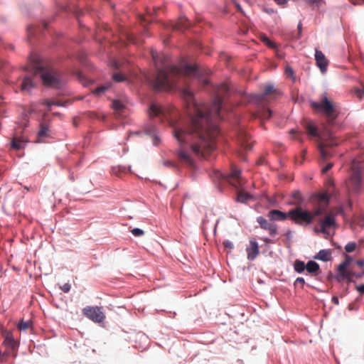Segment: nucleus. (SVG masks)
<instances>
[{
  "mask_svg": "<svg viewBox=\"0 0 364 364\" xmlns=\"http://www.w3.org/2000/svg\"><path fill=\"white\" fill-rule=\"evenodd\" d=\"M356 264L360 267H363L364 266V259H360L356 262Z\"/></svg>",
  "mask_w": 364,
  "mask_h": 364,
  "instance_id": "nucleus-47",
  "label": "nucleus"
},
{
  "mask_svg": "<svg viewBox=\"0 0 364 364\" xmlns=\"http://www.w3.org/2000/svg\"><path fill=\"white\" fill-rule=\"evenodd\" d=\"M333 167L332 163H328L326 166H324L321 171L323 173H326L327 171H328L331 168Z\"/></svg>",
  "mask_w": 364,
  "mask_h": 364,
  "instance_id": "nucleus-39",
  "label": "nucleus"
},
{
  "mask_svg": "<svg viewBox=\"0 0 364 364\" xmlns=\"http://www.w3.org/2000/svg\"><path fill=\"white\" fill-rule=\"evenodd\" d=\"M218 177L228 182L237 190V201L244 203H248L250 200V196L244 188V186L247 181L241 177L240 170L233 168L228 173H219Z\"/></svg>",
  "mask_w": 364,
  "mask_h": 364,
  "instance_id": "nucleus-7",
  "label": "nucleus"
},
{
  "mask_svg": "<svg viewBox=\"0 0 364 364\" xmlns=\"http://www.w3.org/2000/svg\"><path fill=\"white\" fill-rule=\"evenodd\" d=\"M31 74L38 77L43 83L48 87L60 88L63 81L60 73L49 64L45 63L37 54L30 56Z\"/></svg>",
  "mask_w": 364,
  "mask_h": 364,
  "instance_id": "nucleus-4",
  "label": "nucleus"
},
{
  "mask_svg": "<svg viewBox=\"0 0 364 364\" xmlns=\"http://www.w3.org/2000/svg\"><path fill=\"white\" fill-rule=\"evenodd\" d=\"M323 0H306V1L308 3V4H319L320 2H321Z\"/></svg>",
  "mask_w": 364,
  "mask_h": 364,
  "instance_id": "nucleus-45",
  "label": "nucleus"
},
{
  "mask_svg": "<svg viewBox=\"0 0 364 364\" xmlns=\"http://www.w3.org/2000/svg\"><path fill=\"white\" fill-rule=\"evenodd\" d=\"M289 133L293 136L294 139L300 140L299 134H297L295 129H291Z\"/></svg>",
  "mask_w": 364,
  "mask_h": 364,
  "instance_id": "nucleus-41",
  "label": "nucleus"
},
{
  "mask_svg": "<svg viewBox=\"0 0 364 364\" xmlns=\"http://www.w3.org/2000/svg\"><path fill=\"white\" fill-rule=\"evenodd\" d=\"M243 146H244V149H247V145H246V144H243Z\"/></svg>",
  "mask_w": 364,
  "mask_h": 364,
  "instance_id": "nucleus-57",
  "label": "nucleus"
},
{
  "mask_svg": "<svg viewBox=\"0 0 364 364\" xmlns=\"http://www.w3.org/2000/svg\"><path fill=\"white\" fill-rule=\"evenodd\" d=\"M43 104L47 105L48 107H50L52 105H56V106H60V102H58L50 101V100H47V99L44 100Z\"/></svg>",
  "mask_w": 364,
  "mask_h": 364,
  "instance_id": "nucleus-35",
  "label": "nucleus"
},
{
  "mask_svg": "<svg viewBox=\"0 0 364 364\" xmlns=\"http://www.w3.org/2000/svg\"><path fill=\"white\" fill-rule=\"evenodd\" d=\"M131 232L135 237H141L144 234V230L139 228H134Z\"/></svg>",
  "mask_w": 364,
  "mask_h": 364,
  "instance_id": "nucleus-33",
  "label": "nucleus"
},
{
  "mask_svg": "<svg viewBox=\"0 0 364 364\" xmlns=\"http://www.w3.org/2000/svg\"><path fill=\"white\" fill-rule=\"evenodd\" d=\"M9 353L8 352L2 353L0 351V363L6 361V358L9 356Z\"/></svg>",
  "mask_w": 364,
  "mask_h": 364,
  "instance_id": "nucleus-38",
  "label": "nucleus"
},
{
  "mask_svg": "<svg viewBox=\"0 0 364 364\" xmlns=\"http://www.w3.org/2000/svg\"><path fill=\"white\" fill-rule=\"evenodd\" d=\"M348 266H349V264L353 262V258L348 255H345V260L343 261Z\"/></svg>",
  "mask_w": 364,
  "mask_h": 364,
  "instance_id": "nucleus-40",
  "label": "nucleus"
},
{
  "mask_svg": "<svg viewBox=\"0 0 364 364\" xmlns=\"http://www.w3.org/2000/svg\"><path fill=\"white\" fill-rule=\"evenodd\" d=\"M279 5H284L287 2V0H274Z\"/></svg>",
  "mask_w": 364,
  "mask_h": 364,
  "instance_id": "nucleus-46",
  "label": "nucleus"
},
{
  "mask_svg": "<svg viewBox=\"0 0 364 364\" xmlns=\"http://www.w3.org/2000/svg\"><path fill=\"white\" fill-rule=\"evenodd\" d=\"M236 6H237L238 11H240L241 13H243V11L240 4H236Z\"/></svg>",
  "mask_w": 364,
  "mask_h": 364,
  "instance_id": "nucleus-53",
  "label": "nucleus"
},
{
  "mask_svg": "<svg viewBox=\"0 0 364 364\" xmlns=\"http://www.w3.org/2000/svg\"><path fill=\"white\" fill-rule=\"evenodd\" d=\"M305 128L309 135L312 136H318L317 127L312 122H307Z\"/></svg>",
  "mask_w": 364,
  "mask_h": 364,
  "instance_id": "nucleus-20",
  "label": "nucleus"
},
{
  "mask_svg": "<svg viewBox=\"0 0 364 364\" xmlns=\"http://www.w3.org/2000/svg\"><path fill=\"white\" fill-rule=\"evenodd\" d=\"M348 273L349 274V278H350L351 277H355V273H354L353 272L348 270ZM348 280H350V279H348Z\"/></svg>",
  "mask_w": 364,
  "mask_h": 364,
  "instance_id": "nucleus-51",
  "label": "nucleus"
},
{
  "mask_svg": "<svg viewBox=\"0 0 364 364\" xmlns=\"http://www.w3.org/2000/svg\"><path fill=\"white\" fill-rule=\"evenodd\" d=\"M112 108L117 111L121 112L124 109V105L123 103H122L119 100H114L112 104Z\"/></svg>",
  "mask_w": 364,
  "mask_h": 364,
  "instance_id": "nucleus-28",
  "label": "nucleus"
},
{
  "mask_svg": "<svg viewBox=\"0 0 364 364\" xmlns=\"http://www.w3.org/2000/svg\"><path fill=\"white\" fill-rule=\"evenodd\" d=\"M291 198L294 200L291 203L298 205V207L300 206L303 202V197L299 191H294L291 193Z\"/></svg>",
  "mask_w": 364,
  "mask_h": 364,
  "instance_id": "nucleus-21",
  "label": "nucleus"
},
{
  "mask_svg": "<svg viewBox=\"0 0 364 364\" xmlns=\"http://www.w3.org/2000/svg\"><path fill=\"white\" fill-rule=\"evenodd\" d=\"M285 73L286 75L291 77V79L294 80V70L290 66H287L285 68Z\"/></svg>",
  "mask_w": 364,
  "mask_h": 364,
  "instance_id": "nucleus-34",
  "label": "nucleus"
},
{
  "mask_svg": "<svg viewBox=\"0 0 364 364\" xmlns=\"http://www.w3.org/2000/svg\"><path fill=\"white\" fill-rule=\"evenodd\" d=\"M152 58L155 62L156 64H157V61H156V53H154V51H152Z\"/></svg>",
  "mask_w": 364,
  "mask_h": 364,
  "instance_id": "nucleus-49",
  "label": "nucleus"
},
{
  "mask_svg": "<svg viewBox=\"0 0 364 364\" xmlns=\"http://www.w3.org/2000/svg\"><path fill=\"white\" fill-rule=\"evenodd\" d=\"M356 248H357V245L354 242H348L345 246V250L348 253H350V252H353Z\"/></svg>",
  "mask_w": 364,
  "mask_h": 364,
  "instance_id": "nucleus-30",
  "label": "nucleus"
},
{
  "mask_svg": "<svg viewBox=\"0 0 364 364\" xmlns=\"http://www.w3.org/2000/svg\"><path fill=\"white\" fill-rule=\"evenodd\" d=\"M24 144V141L15 137L11 141V147L16 150H19L23 148Z\"/></svg>",
  "mask_w": 364,
  "mask_h": 364,
  "instance_id": "nucleus-25",
  "label": "nucleus"
},
{
  "mask_svg": "<svg viewBox=\"0 0 364 364\" xmlns=\"http://www.w3.org/2000/svg\"><path fill=\"white\" fill-rule=\"evenodd\" d=\"M196 65H186L181 68L176 65H168L164 68H158L155 80V87L161 90L173 85L178 77L183 75L196 76L199 74Z\"/></svg>",
  "mask_w": 364,
  "mask_h": 364,
  "instance_id": "nucleus-3",
  "label": "nucleus"
},
{
  "mask_svg": "<svg viewBox=\"0 0 364 364\" xmlns=\"http://www.w3.org/2000/svg\"><path fill=\"white\" fill-rule=\"evenodd\" d=\"M246 251H247V258L250 259V248L247 247Z\"/></svg>",
  "mask_w": 364,
  "mask_h": 364,
  "instance_id": "nucleus-52",
  "label": "nucleus"
},
{
  "mask_svg": "<svg viewBox=\"0 0 364 364\" xmlns=\"http://www.w3.org/2000/svg\"><path fill=\"white\" fill-rule=\"evenodd\" d=\"M298 28H299V31H301V23H299L298 25Z\"/></svg>",
  "mask_w": 364,
  "mask_h": 364,
  "instance_id": "nucleus-56",
  "label": "nucleus"
},
{
  "mask_svg": "<svg viewBox=\"0 0 364 364\" xmlns=\"http://www.w3.org/2000/svg\"><path fill=\"white\" fill-rule=\"evenodd\" d=\"M280 95V91L274 88L272 84H266L261 95L255 96L252 95V103L255 102L257 105L255 112H252V119L258 118L260 120L269 119L272 116V111L267 107V104Z\"/></svg>",
  "mask_w": 364,
  "mask_h": 364,
  "instance_id": "nucleus-5",
  "label": "nucleus"
},
{
  "mask_svg": "<svg viewBox=\"0 0 364 364\" xmlns=\"http://www.w3.org/2000/svg\"><path fill=\"white\" fill-rule=\"evenodd\" d=\"M363 93L364 94V87H363Z\"/></svg>",
  "mask_w": 364,
  "mask_h": 364,
  "instance_id": "nucleus-58",
  "label": "nucleus"
},
{
  "mask_svg": "<svg viewBox=\"0 0 364 364\" xmlns=\"http://www.w3.org/2000/svg\"><path fill=\"white\" fill-rule=\"evenodd\" d=\"M31 74H28L22 77H19L14 83V90L15 92L21 91L22 92H28L34 87L35 82L32 78Z\"/></svg>",
  "mask_w": 364,
  "mask_h": 364,
  "instance_id": "nucleus-10",
  "label": "nucleus"
},
{
  "mask_svg": "<svg viewBox=\"0 0 364 364\" xmlns=\"http://www.w3.org/2000/svg\"><path fill=\"white\" fill-rule=\"evenodd\" d=\"M311 202L314 207L312 211L304 210L301 206L296 207L288 212L289 219L300 225L312 223L317 216L326 211L329 204V196L327 193H316L311 198Z\"/></svg>",
  "mask_w": 364,
  "mask_h": 364,
  "instance_id": "nucleus-2",
  "label": "nucleus"
},
{
  "mask_svg": "<svg viewBox=\"0 0 364 364\" xmlns=\"http://www.w3.org/2000/svg\"><path fill=\"white\" fill-rule=\"evenodd\" d=\"M48 126L45 123H41L40 124V130L38 132V137L39 138V139L46 137L48 135Z\"/></svg>",
  "mask_w": 364,
  "mask_h": 364,
  "instance_id": "nucleus-22",
  "label": "nucleus"
},
{
  "mask_svg": "<svg viewBox=\"0 0 364 364\" xmlns=\"http://www.w3.org/2000/svg\"><path fill=\"white\" fill-rule=\"evenodd\" d=\"M310 105L314 112L324 115L329 125L334 124L339 112L336 105L326 95H322L318 102H311Z\"/></svg>",
  "mask_w": 364,
  "mask_h": 364,
  "instance_id": "nucleus-8",
  "label": "nucleus"
},
{
  "mask_svg": "<svg viewBox=\"0 0 364 364\" xmlns=\"http://www.w3.org/2000/svg\"><path fill=\"white\" fill-rule=\"evenodd\" d=\"M70 287L71 286L69 283H65L62 287H60V289L63 292L68 293L70 291Z\"/></svg>",
  "mask_w": 364,
  "mask_h": 364,
  "instance_id": "nucleus-37",
  "label": "nucleus"
},
{
  "mask_svg": "<svg viewBox=\"0 0 364 364\" xmlns=\"http://www.w3.org/2000/svg\"><path fill=\"white\" fill-rule=\"evenodd\" d=\"M264 11L269 14H272L275 13V11L271 8H264Z\"/></svg>",
  "mask_w": 364,
  "mask_h": 364,
  "instance_id": "nucleus-44",
  "label": "nucleus"
},
{
  "mask_svg": "<svg viewBox=\"0 0 364 364\" xmlns=\"http://www.w3.org/2000/svg\"><path fill=\"white\" fill-rule=\"evenodd\" d=\"M348 267V266L344 262L341 263L338 267V271L339 275L343 279H349V274L348 273V269H347Z\"/></svg>",
  "mask_w": 364,
  "mask_h": 364,
  "instance_id": "nucleus-19",
  "label": "nucleus"
},
{
  "mask_svg": "<svg viewBox=\"0 0 364 364\" xmlns=\"http://www.w3.org/2000/svg\"><path fill=\"white\" fill-rule=\"evenodd\" d=\"M259 38L261 41H262L265 45H267L268 47L271 48H275V43L271 41L268 37L264 34H260Z\"/></svg>",
  "mask_w": 364,
  "mask_h": 364,
  "instance_id": "nucleus-27",
  "label": "nucleus"
},
{
  "mask_svg": "<svg viewBox=\"0 0 364 364\" xmlns=\"http://www.w3.org/2000/svg\"><path fill=\"white\" fill-rule=\"evenodd\" d=\"M268 217L271 220L284 221L289 218L288 213L279 210H272L268 213Z\"/></svg>",
  "mask_w": 364,
  "mask_h": 364,
  "instance_id": "nucleus-16",
  "label": "nucleus"
},
{
  "mask_svg": "<svg viewBox=\"0 0 364 364\" xmlns=\"http://www.w3.org/2000/svg\"><path fill=\"white\" fill-rule=\"evenodd\" d=\"M304 284H305V281H304V279L302 277H298L294 282L295 286L300 285L301 287H304Z\"/></svg>",
  "mask_w": 364,
  "mask_h": 364,
  "instance_id": "nucleus-36",
  "label": "nucleus"
},
{
  "mask_svg": "<svg viewBox=\"0 0 364 364\" xmlns=\"http://www.w3.org/2000/svg\"><path fill=\"white\" fill-rule=\"evenodd\" d=\"M319 229L318 228H315L314 230L316 232H321L326 235V238H327L329 235H331L330 230L332 228H335L336 227V219L333 215L328 214L324 218L319 219Z\"/></svg>",
  "mask_w": 364,
  "mask_h": 364,
  "instance_id": "nucleus-9",
  "label": "nucleus"
},
{
  "mask_svg": "<svg viewBox=\"0 0 364 364\" xmlns=\"http://www.w3.org/2000/svg\"><path fill=\"white\" fill-rule=\"evenodd\" d=\"M332 301H333V303H334L336 305H338L339 304L338 299L336 296H333L332 298Z\"/></svg>",
  "mask_w": 364,
  "mask_h": 364,
  "instance_id": "nucleus-48",
  "label": "nucleus"
},
{
  "mask_svg": "<svg viewBox=\"0 0 364 364\" xmlns=\"http://www.w3.org/2000/svg\"><path fill=\"white\" fill-rule=\"evenodd\" d=\"M306 269L309 273H316L319 270V265L314 261H309L306 264Z\"/></svg>",
  "mask_w": 364,
  "mask_h": 364,
  "instance_id": "nucleus-23",
  "label": "nucleus"
},
{
  "mask_svg": "<svg viewBox=\"0 0 364 364\" xmlns=\"http://www.w3.org/2000/svg\"><path fill=\"white\" fill-rule=\"evenodd\" d=\"M190 26V23L186 17H180L178 21L173 25V29L175 31H183Z\"/></svg>",
  "mask_w": 364,
  "mask_h": 364,
  "instance_id": "nucleus-17",
  "label": "nucleus"
},
{
  "mask_svg": "<svg viewBox=\"0 0 364 364\" xmlns=\"http://www.w3.org/2000/svg\"><path fill=\"white\" fill-rule=\"evenodd\" d=\"M259 254L258 244L256 242H252V259L255 258Z\"/></svg>",
  "mask_w": 364,
  "mask_h": 364,
  "instance_id": "nucleus-29",
  "label": "nucleus"
},
{
  "mask_svg": "<svg viewBox=\"0 0 364 364\" xmlns=\"http://www.w3.org/2000/svg\"><path fill=\"white\" fill-rule=\"evenodd\" d=\"M229 90L228 85L221 84L210 106L198 104L192 92L187 89L183 90L182 96L186 102L187 111L190 116V122L184 127H174L172 119H169L176 116L177 111L175 108L162 107L156 103L151 105V117H163L173 127L174 137L180 145L178 158L181 163L193 167L194 160L191 154L206 157L215 149V139L220 134L217 122L223 118L221 112L223 100Z\"/></svg>",
  "mask_w": 364,
  "mask_h": 364,
  "instance_id": "nucleus-1",
  "label": "nucleus"
},
{
  "mask_svg": "<svg viewBox=\"0 0 364 364\" xmlns=\"http://www.w3.org/2000/svg\"><path fill=\"white\" fill-rule=\"evenodd\" d=\"M4 336V344L6 346L8 349H10L11 351H14L18 348V343L14 339L13 334L11 331H4L3 332Z\"/></svg>",
  "mask_w": 364,
  "mask_h": 364,
  "instance_id": "nucleus-14",
  "label": "nucleus"
},
{
  "mask_svg": "<svg viewBox=\"0 0 364 364\" xmlns=\"http://www.w3.org/2000/svg\"><path fill=\"white\" fill-rule=\"evenodd\" d=\"M345 186L349 196H357L364 192V167L361 161H352Z\"/></svg>",
  "mask_w": 364,
  "mask_h": 364,
  "instance_id": "nucleus-6",
  "label": "nucleus"
},
{
  "mask_svg": "<svg viewBox=\"0 0 364 364\" xmlns=\"http://www.w3.org/2000/svg\"><path fill=\"white\" fill-rule=\"evenodd\" d=\"M264 159H260L259 161H257V165H262L263 164Z\"/></svg>",
  "mask_w": 364,
  "mask_h": 364,
  "instance_id": "nucleus-54",
  "label": "nucleus"
},
{
  "mask_svg": "<svg viewBox=\"0 0 364 364\" xmlns=\"http://www.w3.org/2000/svg\"><path fill=\"white\" fill-rule=\"evenodd\" d=\"M363 275H364V271H363L362 273H358V274H356V273H355V277L356 278H360V277H362Z\"/></svg>",
  "mask_w": 364,
  "mask_h": 364,
  "instance_id": "nucleus-50",
  "label": "nucleus"
},
{
  "mask_svg": "<svg viewBox=\"0 0 364 364\" xmlns=\"http://www.w3.org/2000/svg\"><path fill=\"white\" fill-rule=\"evenodd\" d=\"M32 326V322L31 321L21 320L17 325V328L20 331H26Z\"/></svg>",
  "mask_w": 364,
  "mask_h": 364,
  "instance_id": "nucleus-24",
  "label": "nucleus"
},
{
  "mask_svg": "<svg viewBox=\"0 0 364 364\" xmlns=\"http://www.w3.org/2000/svg\"><path fill=\"white\" fill-rule=\"evenodd\" d=\"M356 290L361 294H364V284L357 286Z\"/></svg>",
  "mask_w": 364,
  "mask_h": 364,
  "instance_id": "nucleus-43",
  "label": "nucleus"
},
{
  "mask_svg": "<svg viewBox=\"0 0 364 364\" xmlns=\"http://www.w3.org/2000/svg\"><path fill=\"white\" fill-rule=\"evenodd\" d=\"M257 222L259 224L260 228L267 230L272 237H274L277 234V225L269 223L267 220L263 217H258Z\"/></svg>",
  "mask_w": 364,
  "mask_h": 364,
  "instance_id": "nucleus-13",
  "label": "nucleus"
},
{
  "mask_svg": "<svg viewBox=\"0 0 364 364\" xmlns=\"http://www.w3.org/2000/svg\"><path fill=\"white\" fill-rule=\"evenodd\" d=\"M331 251L330 250H321L314 257V259L328 262L331 259Z\"/></svg>",
  "mask_w": 364,
  "mask_h": 364,
  "instance_id": "nucleus-18",
  "label": "nucleus"
},
{
  "mask_svg": "<svg viewBox=\"0 0 364 364\" xmlns=\"http://www.w3.org/2000/svg\"><path fill=\"white\" fill-rule=\"evenodd\" d=\"M109 85L100 86V87H97V88L93 91V93H94V94H100V93H102V92H104L105 91H106L107 90H108V88H109Z\"/></svg>",
  "mask_w": 364,
  "mask_h": 364,
  "instance_id": "nucleus-32",
  "label": "nucleus"
},
{
  "mask_svg": "<svg viewBox=\"0 0 364 364\" xmlns=\"http://www.w3.org/2000/svg\"><path fill=\"white\" fill-rule=\"evenodd\" d=\"M338 144V141L333 136H330L329 139L324 141H321L318 144V149L320 152L321 159L323 161L327 160L331 156V153L327 150L329 147H333Z\"/></svg>",
  "mask_w": 364,
  "mask_h": 364,
  "instance_id": "nucleus-12",
  "label": "nucleus"
},
{
  "mask_svg": "<svg viewBox=\"0 0 364 364\" xmlns=\"http://www.w3.org/2000/svg\"><path fill=\"white\" fill-rule=\"evenodd\" d=\"M223 245L226 248L232 249L233 247L232 243L229 240H225L223 242Z\"/></svg>",
  "mask_w": 364,
  "mask_h": 364,
  "instance_id": "nucleus-42",
  "label": "nucleus"
},
{
  "mask_svg": "<svg viewBox=\"0 0 364 364\" xmlns=\"http://www.w3.org/2000/svg\"><path fill=\"white\" fill-rule=\"evenodd\" d=\"M112 79L117 82H120L124 81L126 80V77L122 73H117L113 74Z\"/></svg>",
  "mask_w": 364,
  "mask_h": 364,
  "instance_id": "nucleus-31",
  "label": "nucleus"
},
{
  "mask_svg": "<svg viewBox=\"0 0 364 364\" xmlns=\"http://www.w3.org/2000/svg\"><path fill=\"white\" fill-rule=\"evenodd\" d=\"M241 32L243 33V34H246L248 32V28H246L245 29H241Z\"/></svg>",
  "mask_w": 364,
  "mask_h": 364,
  "instance_id": "nucleus-55",
  "label": "nucleus"
},
{
  "mask_svg": "<svg viewBox=\"0 0 364 364\" xmlns=\"http://www.w3.org/2000/svg\"><path fill=\"white\" fill-rule=\"evenodd\" d=\"M315 60L316 65L320 68L321 71L324 73L327 68L328 61L326 59L324 54L321 50H316Z\"/></svg>",
  "mask_w": 364,
  "mask_h": 364,
  "instance_id": "nucleus-15",
  "label": "nucleus"
},
{
  "mask_svg": "<svg viewBox=\"0 0 364 364\" xmlns=\"http://www.w3.org/2000/svg\"><path fill=\"white\" fill-rule=\"evenodd\" d=\"M294 269L296 272L301 273L304 271V269H306V264H305L304 262L302 261L296 260L294 262Z\"/></svg>",
  "mask_w": 364,
  "mask_h": 364,
  "instance_id": "nucleus-26",
  "label": "nucleus"
},
{
  "mask_svg": "<svg viewBox=\"0 0 364 364\" xmlns=\"http://www.w3.org/2000/svg\"><path fill=\"white\" fill-rule=\"evenodd\" d=\"M85 316L95 323H101L105 318V315L99 306H87L82 309Z\"/></svg>",
  "mask_w": 364,
  "mask_h": 364,
  "instance_id": "nucleus-11",
  "label": "nucleus"
}]
</instances>
